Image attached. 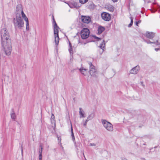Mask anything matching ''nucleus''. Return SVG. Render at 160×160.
<instances>
[{"instance_id":"obj_1","label":"nucleus","mask_w":160,"mask_h":160,"mask_svg":"<svg viewBox=\"0 0 160 160\" xmlns=\"http://www.w3.org/2000/svg\"><path fill=\"white\" fill-rule=\"evenodd\" d=\"M1 44L4 51L7 55H10L12 50L11 39L8 31L5 28H3L1 32Z\"/></svg>"},{"instance_id":"obj_2","label":"nucleus","mask_w":160,"mask_h":160,"mask_svg":"<svg viewBox=\"0 0 160 160\" xmlns=\"http://www.w3.org/2000/svg\"><path fill=\"white\" fill-rule=\"evenodd\" d=\"M21 16L25 20L27 17L24 13L22 5L19 4L17 6L16 11V17L13 19V23L15 29H22L24 25V22Z\"/></svg>"},{"instance_id":"obj_3","label":"nucleus","mask_w":160,"mask_h":160,"mask_svg":"<svg viewBox=\"0 0 160 160\" xmlns=\"http://www.w3.org/2000/svg\"><path fill=\"white\" fill-rule=\"evenodd\" d=\"M52 18L53 20V24L55 42L56 45H58L59 40V38L58 36V29L59 28L56 23L53 16H52Z\"/></svg>"},{"instance_id":"obj_4","label":"nucleus","mask_w":160,"mask_h":160,"mask_svg":"<svg viewBox=\"0 0 160 160\" xmlns=\"http://www.w3.org/2000/svg\"><path fill=\"white\" fill-rule=\"evenodd\" d=\"M88 64L89 66V72L91 75L94 77L97 78L98 77V72L95 68V67L93 66L91 62H89Z\"/></svg>"},{"instance_id":"obj_5","label":"nucleus","mask_w":160,"mask_h":160,"mask_svg":"<svg viewBox=\"0 0 160 160\" xmlns=\"http://www.w3.org/2000/svg\"><path fill=\"white\" fill-rule=\"evenodd\" d=\"M101 122L103 126L109 132L113 131V126L111 123L104 119L102 120Z\"/></svg>"},{"instance_id":"obj_6","label":"nucleus","mask_w":160,"mask_h":160,"mask_svg":"<svg viewBox=\"0 0 160 160\" xmlns=\"http://www.w3.org/2000/svg\"><path fill=\"white\" fill-rule=\"evenodd\" d=\"M89 34V30L87 28H84L81 31V37L82 39H86L88 37Z\"/></svg>"},{"instance_id":"obj_7","label":"nucleus","mask_w":160,"mask_h":160,"mask_svg":"<svg viewBox=\"0 0 160 160\" xmlns=\"http://www.w3.org/2000/svg\"><path fill=\"white\" fill-rule=\"evenodd\" d=\"M102 18L104 20L108 21L111 19V16L109 14L106 12H103L101 14Z\"/></svg>"},{"instance_id":"obj_8","label":"nucleus","mask_w":160,"mask_h":160,"mask_svg":"<svg viewBox=\"0 0 160 160\" xmlns=\"http://www.w3.org/2000/svg\"><path fill=\"white\" fill-rule=\"evenodd\" d=\"M81 19V21L84 23H88L91 21V18L89 17L82 16Z\"/></svg>"},{"instance_id":"obj_9","label":"nucleus","mask_w":160,"mask_h":160,"mask_svg":"<svg viewBox=\"0 0 160 160\" xmlns=\"http://www.w3.org/2000/svg\"><path fill=\"white\" fill-rule=\"evenodd\" d=\"M140 68L139 66L137 65L130 70V73L132 74H136L138 72Z\"/></svg>"},{"instance_id":"obj_10","label":"nucleus","mask_w":160,"mask_h":160,"mask_svg":"<svg viewBox=\"0 0 160 160\" xmlns=\"http://www.w3.org/2000/svg\"><path fill=\"white\" fill-rule=\"evenodd\" d=\"M144 35L147 38L150 39H152L154 37L155 33L152 32L147 31L146 32Z\"/></svg>"},{"instance_id":"obj_11","label":"nucleus","mask_w":160,"mask_h":160,"mask_svg":"<svg viewBox=\"0 0 160 160\" xmlns=\"http://www.w3.org/2000/svg\"><path fill=\"white\" fill-rule=\"evenodd\" d=\"M82 74L85 76L88 73V70L84 68H81L79 69Z\"/></svg>"},{"instance_id":"obj_12","label":"nucleus","mask_w":160,"mask_h":160,"mask_svg":"<svg viewBox=\"0 0 160 160\" xmlns=\"http://www.w3.org/2000/svg\"><path fill=\"white\" fill-rule=\"evenodd\" d=\"M100 48L101 49H102V51H101V53H100V54H102V53L103 51H104V49H105V41L104 40H103L102 42L99 46Z\"/></svg>"},{"instance_id":"obj_13","label":"nucleus","mask_w":160,"mask_h":160,"mask_svg":"<svg viewBox=\"0 0 160 160\" xmlns=\"http://www.w3.org/2000/svg\"><path fill=\"white\" fill-rule=\"evenodd\" d=\"M105 8L110 12H113L114 11V7L112 5L110 4L106 5Z\"/></svg>"},{"instance_id":"obj_14","label":"nucleus","mask_w":160,"mask_h":160,"mask_svg":"<svg viewBox=\"0 0 160 160\" xmlns=\"http://www.w3.org/2000/svg\"><path fill=\"white\" fill-rule=\"evenodd\" d=\"M144 40V41L145 42H147L148 44H152V43H153V44H155L156 45H160V43H159L158 42V40H157L156 41H155V42H152L150 41H147V40Z\"/></svg>"},{"instance_id":"obj_15","label":"nucleus","mask_w":160,"mask_h":160,"mask_svg":"<svg viewBox=\"0 0 160 160\" xmlns=\"http://www.w3.org/2000/svg\"><path fill=\"white\" fill-rule=\"evenodd\" d=\"M84 112L81 108H79V113L80 114V118H84Z\"/></svg>"},{"instance_id":"obj_16","label":"nucleus","mask_w":160,"mask_h":160,"mask_svg":"<svg viewBox=\"0 0 160 160\" xmlns=\"http://www.w3.org/2000/svg\"><path fill=\"white\" fill-rule=\"evenodd\" d=\"M51 121L52 124H53V125H55V117L53 114H52L51 118Z\"/></svg>"},{"instance_id":"obj_17","label":"nucleus","mask_w":160,"mask_h":160,"mask_svg":"<svg viewBox=\"0 0 160 160\" xmlns=\"http://www.w3.org/2000/svg\"><path fill=\"white\" fill-rule=\"evenodd\" d=\"M104 28L102 27H99L98 29V34H100L104 30Z\"/></svg>"},{"instance_id":"obj_18","label":"nucleus","mask_w":160,"mask_h":160,"mask_svg":"<svg viewBox=\"0 0 160 160\" xmlns=\"http://www.w3.org/2000/svg\"><path fill=\"white\" fill-rule=\"evenodd\" d=\"M25 21L26 22V29L27 30H29V22L27 17H25Z\"/></svg>"},{"instance_id":"obj_19","label":"nucleus","mask_w":160,"mask_h":160,"mask_svg":"<svg viewBox=\"0 0 160 160\" xmlns=\"http://www.w3.org/2000/svg\"><path fill=\"white\" fill-rule=\"evenodd\" d=\"M69 48L68 49L71 55L72 54V46L71 44L69 42Z\"/></svg>"},{"instance_id":"obj_20","label":"nucleus","mask_w":160,"mask_h":160,"mask_svg":"<svg viewBox=\"0 0 160 160\" xmlns=\"http://www.w3.org/2000/svg\"><path fill=\"white\" fill-rule=\"evenodd\" d=\"M71 136L72 137V139L73 141L75 140V138L74 135V133L73 132V129L72 128V125L71 126Z\"/></svg>"},{"instance_id":"obj_21","label":"nucleus","mask_w":160,"mask_h":160,"mask_svg":"<svg viewBox=\"0 0 160 160\" xmlns=\"http://www.w3.org/2000/svg\"><path fill=\"white\" fill-rule=\"evenodd\" d=\"M11 117L12 119H14L16 118V115L13 111H12L11 113Z\"/></svg>"},{"instance_id":"obj_22","label":"nucleus","mask_w":160,"mask_h":160,"mask_svg":"<svg viewBox=\"0 0 160 160\" xmlns=\"http://www.w3.org/2000/svg\"><path fill=\"white\" fill-rule=\"evenodd\" d=\"M40 148L39 149L38 152L39 155H42V150L43 149L42 146L41 145H40Z\"/></svg>"},{"instance_id":"obj_23","label":"nucleus","mask_w":160,"mask_h":160,"mask_svg":"<svg viewBox=\"0 0 160 160\" xmlns=\"http://www.w3.org/2000/svg\"><path fill=\"white\" fill-rule=\"evenodd\" d=\"M131 19V22L128 25V27H131L133 24V18L132 17H131L130 18Z\"/></svg>"},{"instance_id":"obj_24","label":"nucleus","mask_w":160,"mask_h":160,"mask_svg":"<svg viewBox=\"0 0 160 160\" xmlns=\"http://www.w3.org/2000/svg\"><path fill=\"white\" fill-rule=\"evenodd\" d=\"M93 118V115L92 114H91L88 116V117L87 119H88V120H91Z\"/></svg>"},{"instance_id":"obj_25","label":"nucleus","mask_w":160,"mask_h":160,"mask_svg":"<svg viewBox=\"0 0 160 160\" xmlns=\"http://www.w3.org/2000/svg\"><path fill=\"white\" fill-rule=\"evenodd\" d=\"M88 0H79L80 3L82 4L85 3L88 1Z\"/></svg>"},{"instance_id":"obj_26","label":"nucleus","mask_w":160,"mask_h":160,"mask_svg":"<svg viewBox=\"0 0 160 160\" xmlns=\"http://www.w3.org/2000/svg\"><path fill=\"white\" fill-rule=\"evenodd\" d=\"M89 121V120H88V119H87V120L85 121V122L83 124L84 126H85V127H86V125H87V122Z\"/></svg>"},{"instance_id":"obj_27","label":"nucleus","mask_w":160,"mask_h":160,"mask_svg":"<svg viewBox=\"0 0 160 160\" xmlns=\"http://www.w3.org/2000/svg\"><path fill=\"white\" fill-rule=\"evenodd\" d=\"M42 155H39V160H42Z\"/></svg>"},{"instance_id":"obj_28","label":"nucleus","mask_w":160,"mask_h":160,"mask_svg":"<svg viewBox=\"0 0 160 160\" xmlns=\"http://www.w3.org/2000/svg\"><path fill=\"white\" fill-rule=\"evenodd\" d=\"M140 84L143 87H144V85L143 84V82H140Z\"/></svg>"},{"instance_id":"obj_29","label":"nucleus","mask_w":160,"mask_h":160,"mask_svg":"<svg viewBox=\"0 0 160 160\" xmlns=\"http://www.w3.org/2000/svg\"><path fill=\"white\" fill-rule=\"evenodd\" d=\"M90 145L91 146H95V145H96V144H94V143H90Z\"/></svg>"},{"instance_id":"obj_30","label":"nucleus","mask_w":160,"mask_h":160,"mask_svg":"<svg viewBox=\"0 0 160 160\" xmlns=\"http://www.w3.org/2000/svg\"><path fill=\"white\" fill-rule=\"evenodd\" d=\"M141 22V20L139 21L138 22H136V25L138 26V23H140Z\"/></svg>"},{"instance_id":"obj_31","label":"nucleus","mask_w":160,"mask_h":160,"mask_svg":"<svg viewBox=\"0 0 160 160\" xmlns=\"http://www.w3.org/2000/svg\"><path fill=\"white\" fill-rule=\"evenodd\" d=\"M122 160H127V159H126L125 158L123 157L122 158Z\"/></svg>"},{"instance_id":"obj_32","label":"nucleus","mask_w":160,"mask_h":160,"mask_svg":"<svg viewBox=\"0 0 160 160\" xmlns=\"http://www.w3.org/2000/svg\"><path fill=\"white\" fill-rule=\"evenodd\" d=\"M155 51H158V50H159V48H155Z\"/></svg>"},{"instance_id":"obj_33","label":"nucleus","mask_w":160,"mask_h":160,"mask_svg":"<svg viewBox=\"0 0 160 160\" xmlns=\"http://www.w3.org/2000/svg\"><path fill=\"white\" fill-rule=\"evenodd\" d=\"M74 5H77V4H76V3H74ZM75 8H78V6H75Z\"/></svg>"},{"instance_id":"obj_34","label":"nucleus","mask_w":160,"mask_h":160,"mask_svg":"<svg viewBox=\"0 0 160 160\" xmlns=\"http://www.w3.org/2000/svg\"><path fill=\"white\" fill-rule=\"evenodd\" d=\"M95 38L98 39H99V40H101V38H98V37H95Z\"/></svg>"},{"instance_id":"obj_35","label":"nucleus","mask_w":160,"mask_h":160,"mask_svg":"<svg viewBox=\"0 0 160 160\" xmlns=\"http://www.w3.org/2000/svg\"><path fill=\"white\" fill-rule=\"evenodd\" d=\"M114 2H116L118 1V0H112Z\"/></svg>"},{"instance_id":"obj_36","label":"nucleus","mask_w":160,"mask_h":160,"mask_svg":"<svg viewBox=\"0 0 160 160\" xmlns=\"http://www.w3.org/2000/svg\"><path fill=\"white\" fill-rule=\"evenodd\" d=\"M22 154H23V149H22Z\"/></svg>"}]
</instances>
